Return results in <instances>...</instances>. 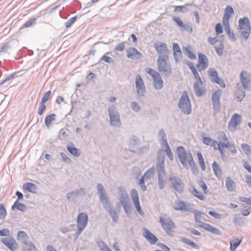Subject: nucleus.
Here are the masks:
<instances>
[{"label":"nucleus","instance_id":"nucleus-1","mask_svg":"<svg viewBox=\"0 0 251 251\" xmlns=\"http://www.w3.org/2000/svg\"><path fill=\"white\" fill-rule=\"evenodd\" d=\"M97 190L100 201L102 203L104 209L108 213L112 220L117 223L119 220V216L116 210L113 208L112 204L107 196L103 186L101 183L97 185Z\"/></svg>","mask_w":251,"mask_h":251},{"label":"nucleus","instance_id":"nucleus-2","mask_svg":"<svg viewBox=\"0 0 251 251\" xmlns=\"http://www.w3.org/2000/svg\"><path fill=\"white\" fill-rule=\"evenodd\" d=\"M97 190L100 201L102 203L104 209L108 213L112 220L117 223L119 220V216L116 210L113 208L112 204L107 196L103 186L101 183L97 185Z\"/></svg>","mask_w":251,"mask_h":251},{"label":"nucleus","instance_id":"nucleus-3","mask_svg":"<svg viewBox=\"0 0 251 251\" xmlns=\"http://www.w3.org/2000/svg\"><path fill=\"white\" fill-rule=\"evenodd\" d=\"M176 153L179 161L185 168L188 169L189 165L194 171L197 170V165L191 152L186 151L184 148L180 146L176 149Z\"/></svg>","mask_w":251,"mask_h":251},{"label":"nucleus","instance_id":"nucleus-4","mask_svg":"<svg viewBox=\"0 0 251 251\" xmlns=\"http://www.w3.org/2000/svg\"><path fill=\"white\" fill-rule=\"evenodd\" d=\"M164 159L165 153H164L163 149L159 150L157 152L156 170L157 172L158 187L160 189H163L166 185Z\"/></svg>","mask_w":251,"mask_h":251},{"label":"nucleus","instance_id":"nucleus-5","mask_svg":"<svg viewBox=\"0 0 251 251\" xmlns=\"http://www.w3.org/2000/svg\"><path fill=\"white\" fill-rule=\"evenodd\" d=\"M194 214L195 220L197 223H199V226L203 229L217 235H221L222 232L219 228L215 227L210 224L204 223L201 221V212L197 210H194L193 207V212Z\"/></svg>","mask_w":251,"mask_h":251},{"label":"nucleus","instance_id":"nucleus-6","mask_svg":"<svg viewBox=\"0 0 251 251\" xmlns=\"http://www.w3.org/2000/svg\"><path fill=\"white\" fill-rule=\"evenodd\" d=\"M118 199L121 202L125 213L128 216L131 213V205L127 191L120 187L118 189Z\"/></svg>","mask_w":251,"mask_h":251},{"label":"nucleus","instance_id":"nucleus-7","mask_svg":"<svg viewBox=\"0 0 251 251\" xmlns=\"http://www.w3.org/2000/svg\"><path fill=\"white\" fill-rule=\"evenodd\" d=\"M178 107L181 111L186 115H189L192 112V105L190 98L186 91L183 92L179 98Z\"/></svg>","mask_w":251,"mask_h":251},{"label":"nucleus","instance_id":"nucleus-8","mask_svg":"<svg viewBox=\"0 0 251 251\" xmlns=\"http://www.w3.org/2000/svg\"><path fill=\"white\" fill-rule=\"evenodd\" d=\"M88 222V215L84 212L79 213L77 217V230L73 235L74 240H76L86 227Z\"/></svg>","mask_w":251,"mask_h":251},{"label":"nucleus","instance_id":"nucleus-9","mask_svg":"<svg viewBox=\"0 0 251 251\" xmlns=\"http://www.w3.org/2000/svg\"><path fill=\"white\" fill-rule=\"evenodd\" d=\"M159 222L165 232L168 235L172 236L176 226L171 218L167 215H164L159 217Z\"/></svg>","mask_w":251,"mask_h":251},{"label":"nucleus","instance_id":"nucleus-10","mask_svg":"<svg viewBox=\"0 0 251 251\" xmlns=\"http://www.w3.org/2000/svg\"><path fill=\"white\" fill-rule=\"evenodd\" d=\"M108 113L110 125L113 126L120 127L122 125L120 116L114 105H111L109 107Z\"/></svg>","mask_w":251,"mask_h":251},{"label":"nucleus","instance_id":"nucleus-11","mask_svg":"<svg viewBox=\"0 0 251 251\" xmlns=\"http://www.w3.org/2000/svg\"><path fill=\"white\" fill-rule=\"evenodd\" d=\"M168 58H158L157 63L158 71L165 76L169 77L172 75V67L169 62H168Z\"/></svg>","mask_w":251,"mask_h":251},{"label":"nucleus","instance_id":"nucleus-12","mask_svg":"<svg viewBox=\"0 0 251 251\" xmlns=\"http://www.w3.org/2000/svg\"><path fill=\"white\" fill-rule=\"evenodd\" d=\"M238 23V27L241 30V36L245 39H248L251 30L249 19L247 17L240 19Z\"/></svg>","mask_w":251,"mask_h":251},{"label":"nucleus","instance_id":"nucleus-13","mask_svg":"<svg viewBox=\"0 0 251 251\" xmlns=\"http://www.w3.org/2000/svg\"><path fill=\"white\" fill-rule=\"evenodd\" d=\"M173 207L176 210L192 213L194 204L189 202H185L180 200H177L175 201Z\"/></svg>","mask_w":251,"mask_h":251},{"label":"nucleus","instance_id":"nucleus-14","mask_svg":"<svg viewBox=\"0 0 251 251\" xmlns=\"http://www.w3.org/2000/svg\"><path fill=\"white\" fill-rule=\"evenodd\" d=\"M153 47L159 54L158 58H168L169 50L166 43L158 42L153 44Z\"/></svg>","mask_w":251,"mask_h":251},{"label":"nucleus","instance_id":"nucleus-15","mask_svg":"<svg viewBox=\"0 0 251 251\" xmlns=\"http://www.w3.org/2000/svg\"><path fill=\"white\" fill-rule=\"evenodd\" d=\"M208 75L210 77V80L213 83L219 85L222 88L226 87V84L224 81L219 77L218 72L213 68H210L208 70Z\"/></svg>","mask_w":251,"mask_h":251},{"label":"nucleus","instance_id":"nucleus-16","mask_svg":"<svg viewBox=\"0 0 251 251\" xmlns=\"http://www.w3.org/2000/svg\"><path fill=\"white\" fill-rule=\"evenodd\" d=\"M135 85L137 91V95L139 97H143L146 92V87L141 76L138 75L135 78Z\"/></svg>","mask_w":251,"mask_h":251},{"label":"nucleus","instance_id":"nucleus-17","mask_svg":"<svg viewBox=\"0 0 251 251\" xmlns=\"http://www.w3.org/2000/svg\"><path fill=\"white\" fill-rule=\"evenodd\" d=\"M172 188L178 193H181L184 189V184L177 176L171 177L170 178Z\"/></svg>","mask_w":251,"mask_h":251},{"label":"nucleus","instance_id":"nucleus-18","mask_svg":"<svg viewBox=\"0 0 251 251\" xmlns=\"http://www.w3.org/2000/svg\"><path fill=\"white\" fill-rule=\"evenodd\" d=\"M199 62L197 65V67L199 71L205 70L209 65V62L207 56L202 53H198Z\"/></svg>","mask_w":251,"mask_h":251},{"label":"nucleus","instance_id":"nucleus-19","mask_svg":"<svg viewBox=\"0 0 251 251\" xmlns=\"http://www.w3.org/2000/svg\"><path fill=\"white\" fill-rule=\"evenodd\" d=\"M140 141L136 136H132L129 140V148L131 151L139 154L141 152V150L139 147Z\"/></svg>","mask_w":251,"mask_h":251},{"label":"nucleus","instance_id":"nucleus-20","mask_svg":"<svg viewBox=\"0 0 251 251\" xmlns=\"http://www.w3.org/2000/svg\"><path fill=\"white\" fill-rule=\"evenodd\" d=\"M85 189L83 188H80L68 193L67 198L69 201H74L77 197L85 195Z\"/></svg>","mask_w":251,"mask_h":251},{"label":"nucleus","instance_id":"nucleus-21","mask_svg":"<svg viewBox=\"0 0 251 251\" xmlns=\"http://www.w3.org/2000/svg\"><path fill=\"white\" fill-rule=\"evenodd\" d=\"M221 92L220 90L215 91L212 95V103L214 110L218 112L220 110L221 102L220 98Z\"/></svg>","mask_w":251,"mask_h":251},{"label":"nucleus","instance_id":"nucleus-22","mask_svg":"<svg viewBox=\"0 0 251 251\" xmlns=\"http://www.w3.org/2000/svg\"><path fill=\"white\" fill-rule=\"evenodd\" d=\"M143 236L151 245H154L158 241V238L152 233H151L148 229L146 227L143 228Z\"/></svg>","mask_w":251,"mask_h":251},{"label":"nucleus","instance_id":"nucleus-23","mask_svg":"<svg viewBox=\"0 0 251 251\" xmlns=\"http://www.w3.org/2000/svg\"><path fill=\"white\" fill-rule=\"evenodd\" d=\"M241 121V116L238 114L235 113L233 115L228 124V128L230 130H234L238 126Z\"/></svg>","mask_w":251,"mask_h":251},{"label":"nucleus","instance_id":"nucleus-24","mask_svg":"<svg viewBox=\"0 0 251 251\" xmlns=\"http://www.w3.org/2000/svg\"><path fill=\"white\" fill-rule=\"evenodd\" d=\"M1 242L11 251H16L17 249V244L12 238H5L1 239Z\"/></svg>","mask_w":251,"mask_h":251},{"label":"nucleus","instance_id":"nucleus-25","mask_svg":"<svg viewBox=\"0 0 251 251\" xmlns=\"http://www.w3.org/2000/svg\"><path fill=\"white\" fill-rule=\"evenodd\" d=\"M126 56L132 60H137L142 57V53L134 48H130L126 50Z\"/></svg>","mask_w":251,"mask_h":251},{"label":"nucleus","instance_id":"nucleus-26","mask_svg":"<svg viewBox=\"0 0 251 251\" xmlns=\"http://www.w3.org/2000/svg\"><path fill=\"white\" fill-rule=\"evenodd\" d=\"M153 86L156 90H160L163 87V82L159 73L153 75Z\"/></svg>","mask_w":251,"mask_h":251},{"label":"nucleus","instance_id":"nucleus-27","mask_svg":"<svg viewBox=\"0 0 251 251\" xmlns=\"http://www.w3.org/2000/svg\"><path fill=\"white\" fill-rule=\"evenodd\" d=\"M234 13L233 8L231 6H227L225 10L224 15L223 18V24L224 25H228L229 23V19L231 17L232 14Z\"/></svg>","mask_w":251,"mask_h":251},{"label":"nucleus","instance_id":"nucleus-28","mask_svg":"<svg viewBox=\"0 0 251 251\" xmlns=\"http://www.w3.org/2000/svg\"><path fill=\"white\" fill-rule=\"evenodd\" d=\"M203 83L202 81H196L193 85L194 92L197 97H201L205 93L204 89L201 86Z\"/></svg>","mask_w":251,"mask_h":251},{"label":"nucleus","instance_id":"nucleus-29","mask_svg":"<svg viewBox=\"0 0 251 251\" xmlns=\"http://www.w3.org/2000/svg\"><path fill=\"white\" fill-rule=\"evenodd\" d=\"M248 73L246 71H242L240 74V80L245 89H248L251 80L247 78Z\"/></svg>","mask_w":251,"mask_h":251},{"label":"nucleus","instance_id":"nucleus-30","mask_svg":"<svg viewBox=\"0 0 251 251\" xmlns=\"http://www.w3.org/2000/svg\"><path fill=\"white\" fill-rule=\"evenodd\" d=\"M226 185L227 190L229 192H233L235 191L236 184L234 181L231 179L229 176H227L226 178Z\"/></svg>","mask_w":251,"mask_h":251},{"label":"nucleus","instance_id":"nucleus-31","mask_svg":"<svg viewBox=\"0 0 251 251\" xmlns=\"http://www.w3.org/2000/svg\"><path fill=\"white\" fill-rule=\"evenodd\" d=\"M17 239L24 243V245L28 242H30L28 240V236L27 233L23 231H19L18 233Z\"/></svg>","mask_w":251,"mask_h":251},{"label":"nucleus","instance_id":"nucleus-32","mask_svg":"<svg viewBox=\"0 0 251 251\" xmlns=\"http://www.w3.org/2000/svg\"><path fill=\"white\" fill-rule=\"evenodd\" d=\"M158 135L159 141H160L161 144L162 146L168 144L166 138V133L163 129H161L159 130Z\"/></svg>","mask_w":251,"mask_h":251},{"label":"nucleus","instance_id":"nucleus-33","mask_svg":"<svg viewBox=\"0 0 251 251\" xmlns=\"http://www.w3.org/2000/svg\"><path fill=\"white\" fill-rule=\"evenodd\" d=\"M202 142L204 144L212 147L215 149L216 148L217 144L219 143L211 138L207 137L202 138Z\"/></svg>","mask_w":251,"mask_h":251},{"label":"nucleus","instance_id":"nucleus-34","mask_svg":"<svg viewBox=\"0 0 251 251\" xmlns=\"http://www.w3.org/2000/svg\"><path fill=\"white\" fill-rule=\"evenodd\" d=\"M213 170L216 176L219 178L222 176V171L217 162L214 161L212 165Z\"/></svg>","mask_w":251,"mask_h":251},{"label":"nucleus","instance_id":"nucleus-35","mask_svg":"<svg viewBox=\"0 0 251 251\" xmlns=\"http://www.w3.org/2000/svg\"><path fill=\"white\" fill-rule=\"evenodd\" d=\"M67 150L71 154L75 157H78L80 155V151L76 148L73 144H72L71 145H68L67 146Z\"/></svg>","mask_w":251,"mask_h":251},{"label":"nucleus","instance_id":"nucleus-36","mask_svg":"<svg viewBox=\"0 0 251 251\" xmlns=\"http://www.w3.org/2000/svg\"><path fill=\"white\" fill-rule=\"evenodd\" d=\"M220 144L223 148H228L230 152L233 154L237 153V150L235 145L231 144L229 141L227 142H222V141H220Z\"/></svg>","mask_w":251,"mask_h":251},{"label":"nucleus","instance_id":"nucleus-37","mask_svg":"<svg viewBox=\"0 0 251 251\" xmlns=\"http://www.w3.org/2000/svg\"><path fill=\"white\" fill-rule=\"evenodd\" d=\"M214 47L217 53L219 55L221 56L223 55L224 49V45L223 41L219 40Z\"/></svg>","mask_w":251,"mask_h":251},{"label":"nucleus","instance_id":"nucleus-38","mask_svg":"<svg viewBox=\"0 0 251 251\" xmlns=\"http://www.w3.org/2000/svg\"><path fill=\"white\" fill-rule=\"evenodd\" d=\"M23 188L24 189L32 193H35L37 190V186L31 182H27L24 184Z\"/></svg>","mask_w":251,"mask_h":251},{"label":"nucleus","instance_id":"nucleus-39","mask_svg":"<svg viewBox=\"0 0 251 251\" xmlns=\"http://www.w3.org/2000/svg\"><path fill=\"white\" fill-rule=\"evenodd\" d=\"M56 115L54 113L50 114L45 117V123L46 126L48 127H50L51 126L52 121L55 120Z\"/></svg>","mask_w":251,"mask_h":251},{"label":"nucleus","instance_id":"nucleus-40","mask_svg":"<svg viewBox=\"0 0 251 251\" xmlns=\"http://www.w3.org/2000/svg\"><path fill=\"white\" fill-rule=\"evenodd\" d=\"M242 241V238L240 239H236L230 242V249L231 251H236V249Z\"/></svg>","mask_w":251,"mask_h":251},{"label":"nucleus","instance_id":"nucleus-41","mask_svg":"<svg viewBox=\"0 0 251 251\" xmlns=\"http://www.w3.org/2000/svg\"><path fill=\"white\" fill-rule=\"evenodd\" d=\"M16 208L18 210L22 212L25 211L27 209V207L24 204L19 202L18 201V200L15 201L13 205L12 206V210H14Z\"/></svg>","mask_w":251,"mask_h":251},{"label":"nucleus","instance_id":"nucleus-42","mask_svg":"<svg viewBox=\"0 0 251 251\" xmlns=\"http://www.w3.org/2000/svg\"><path fill=\"white\" fill-rule=\"evenodd\" d=\"M224 25L225 26V30L226 34H227L229 38L232 41H235L236 40V38L233 31H231L230 29L229 24H228V25Z\"/></svg>","mask_w":251,"mask_h":251},{"label":"nucleus","instance_id":"nucleus-43","mask_svg":"<svg viewBox=\"0 0 251 251\" xmlns=\"http://www.w3.org/2000/svg\"><path fill=\"white\" fill-rule=\"evenodd\" d=\"M244 89V88L240 87L235 93V96L239 101H241L245 97V91Z\"/></svg>","mask_w":251,"mask_h":251},{"label":"nucleus","instance_id":"nucleus-44","mask_svg":"<svg viewBox=\"0 0 251 251\" xmlns=\"http://www.w3.org/2000/svg\"><path fill=\"white\" fill-rule=\"evenodd\" d=\"M23 251H37V250L35 246L30 242L24 245Z\"/></svg>","mask_w":251,"mask_h":251},{"label":"nucleus","instance_id":"nucleus-45","mask_svg":"<svg viewBox=\"0 0 251 251\" xmlns=\"http://www.w3.org/2000/svg\"><path fill=\"white\" fill-rule=\"evenodd\" d=\"M180 241L182 242L183 243L189 245L191 246L192 247L195 249H199V246L195 243V242L190 241L189 239L185 238V237H181L180 238Z\"/></svg>","mask_w":251,"mask_h":251},{"label":"nucleus","instance_id":"nucleus-46","mask_svg":"<svg viewBox=\"0 0 251 251\" xmlns=\"http://www.w3.org/2000/svg\"><path fill=\"white\" fill-rule=\"evenodd\" d=\"M192 193L195 197L200 200L203 201L205 199V197L203 194L201 192L199 191L195 187L193 188Z\"/></svg>","mask_w":251,"mask_h":251},{"label":"nucleus","instance_id":"nucleus-47","mask_svg":"<svg viewBox=\"0 0 251 251\" xmlns=\"http://www.w3.org/2000/svg\"><path fill=\"white\" fill-rule=\"evenodd\" d=\"M241 147L247 156H251V146L250 145L243 143L241 144Z\"/></svg>","mask_w":251,"mask_h":251},{"label":"nucleus","instance_id":"nucleus-48","mask_svg":"<svg viewBox=\"0 0 251 251\" xmlns=\"http://www.w3.org/2000/svg\"><path fill=\"white\" fill-rule=\"evenodd\" d=\"M217 137L220 140L219 141L223 140V142H227L229 141L228 137L226 135L225 133L222 131H219L217 132Z\"/></svg>","mask_w":251,"mask_h":251},{"label":"nucleus","instance_id":"nucleus-49","mask_svg":"<svg viewBox=\"0 0 251 251\" xmlns=\"http://www.w3.org/2000/svg\"><path fill=\"white\" fill-rule=\"evenodd\" d=\"M163 146L166 148L165 150H163L164 151V152H166L167 156L169 157V158L170 160H171V161L173 160V159H174L173 155L172 154V151L170 148L169 145L168 144H167L166 145H164Z\"/></svg>","mask_w":251,"mask_h":251},{"label":"nucleus","instance_id":"nucleus-50","mask_svg":"<svg viewBox=\"0 0 251 251\" xmlns=\"http://www.w3.org/2000/svg\"><path fill=\"white\" fill-rule=\"evenodd\" d=\"M97 245L101 251H106L110 248L104 243L103 241L99 240L97 241Z\"/></svg>","mask_w":251,"mask_h":251},{"label":"nucleus","instance_id":"nucleus-51","mask_svg":"<svg viewBox=\"0 0 251 251\" xmlns=\"http://www.w3.org/2000/svg\"><path fill=\"white\" fill-rule=\"evenodd\" d=\"M185 50L187 56L191 59H196V55L192 52L191 47H187L185 48Z\"/></svg>","mask_w":251,"mask_h":251},{"label":"nucleus","instance_id":"nucleus-52","mask_svg":"<svg viewBox=\"0 0 251 251\" xmlns=\"http://www.w3.org/2000/svg\"><path fill=\"white\" fill-rule=\"evenodd\" d=\"M197 155L198 157L201 169L203 171H204L205 170V166L204 161V159L203 158L202 154L201 153V152H199L197 153Z\"/></svg>","mask_w":251,"mask_h":251},{"label":"nucleus","instance_id":"nucleus-53","mask_svg":"<svg viewBox=\"0 0 251 251\" xmlns=\"http://www.w3.org/2000/svg\"><path fill=\"white\" fill-rule=\"evenodd\" d=\"M222 148L223 147L220 144V141H219L215 150H218L220 151L222 159L225 160L226 159V154L225 153L224 150Z\"/></svg>","mask_w":251,"mask_h":251},{"label":"nucleus","instance_id":"nucleus-54","mask_svg":"<svg viewBox=\"0 0 251 251\" xmlns=\"http://www.w3.org/2000/svg\"><path fill=\"white\" fill-rule=\"evenodd\" d=\"M131 107L133 111L136 112L140 111L141 110V106L136 101H132L131 102Z\"/></svg>","mask_w":251,"mask_h":251},{"label":"nucleus","instance_id":"nucleus-55","mask_svg":"<svg viewBox=\"0 0 251 251\" xmlns=\"http://www.w3.org/2000/svg\"><path fill=\"white\" fill-rule=\"evenodd\" d=\"M46 109V106L45 105V103L41 101L40 103V106L38 110V114L40 115L43 114V113L45 112Z\"/></svg>","mask_w":251,"mask_h":251},{"label":"nucleus","instance_id":"nucleus-56","mask_svg":"<svg viewBox=\"0 0 251 251\" xmlns=\"http://www.w3.org/2000/svg\"><path fill=\"white\" fill-rule=\"evenodd\" d=\"M153 168H151L145 172V173L143 175V176L146 178V179H149L153 175Z\"/></svg>","mask_w":251,"mask_h":251},{"label":"nucleus","instance_id":"nucleus-57","mask_svg":"<svg viewBox=\"0 0 251 251\" xmlns=\"http://www.w3.org/2000/svg\"><path fill=\"white\" fill-rule=\"evenodd\" d=\"M60 156L63 160V161L68 164H71L72 163L71 159L68 157V156L64 152L60 153Z\"/></svg>","mask_w":251,"mask_h":251},{"label":"nucleus","instance_id":"nucleus-58","mask_svg":"<svg viewBox=\"0 0 251 251\" xmlns=\"http://www.w3.org/2000/svg\"><path fill=\"white\" fill-rule=\"evenodd\" d=\"M77 19L76 16H75L69 19L65 23V26L66 28L70 27L72 24H73L76 21Z\"/></svg>","mask_w":251,"mask_h":251},{"label":"nucleus","instance_id":"nucleus-59","mask_svg":"<svg viewBox=\"0 0 251 251\" xmlns=\"http://www.w3.org/2000/svg\"><path fill=\"white\" fill-rule=\"evenodd\" d=\"M51 94V91H49L45 93L41 100V102L46 103L47 101H48L50 99V96Z\"/></svg>","mask_w":251,"mask_h":251},{"label":"nucleus","instance_id":"nucleus-60","mask_svg":"<svg viewBox=\"0 0 251 251\" xmlns=\"http://www.w3.org/2000/svg\"><path fill=\"white\" fill-rule=\"evenodd\" d=\"M130 195L132 201L139 199L138 194L135 189L131 190Z\"/></svg>","mask_w":251,"mask_h":251},{"label":"nucleus","instance_id":"nucleus-61","mask_svg":"<svg viewBox=\"0 0 251 251\" xmlns=\"http://www.w3.org/2000/svg\"><path fill=\"white\" fill-rule=\"evenodd\" d=\"M6 210L2 204H0V219H3L6 214Z\"/></svg>","mask_w":251,"mask_h":251},{"label":"nucleus","instance_id":"nucleus-62","mask_svg":"<svg viewBox=\"0 0 251 251\" xmlns=\"http://www.w3.org/2000/svg\"><path fill=\"white\" fill-rule=\"evenodd\" d=\"M36 19H31L26 22L23 25V27H28L35 22Z\"/></svg>","mask_w":251,"mask_h":251},{"label":"nucleus","instance_id":"nucleus-63","mask_svg":"<svg viewBox=\"0 0 251 251\" xmlns=\"http://www.w3.org/2000/svg\"><path fill=\"white\" fill-rule=\"evenodd\" d=\"M173 20L180 27H182V26H184V24L182 22V21L178 17H174L173 18Z\"/></svg>","mask_w":251,"mask_h":251},{"label":"nucleus","instance_id":"nucleus-64","mask_svg":"<svg viewBox=\"0 0 251 251\" xmlns=\"http://www.w3.org/2000/svg\"><path fill=\"white\" fill-rule=\"evenodd\" d=\"M240 200L243 202H244L248 204H251V196L249 198H246L245 197H240Z\"/></svg>","mask_w":251,"mask_h":251}]
</instances>
